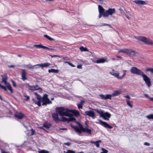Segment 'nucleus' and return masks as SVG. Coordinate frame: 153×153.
<instances>
[{
  "instance_id": "nucleus-1",
  "label": "nucleus",
  "mask_w": 153,
  "mask_h": 153,
  "mask_svg": "<svg viewBox=\"0 0 153 153\" xmlns=\"http://www.w3.org/2000/svg\"><path fill=\"white\" fill-rule=\"evenodd\" d=\"M78 124V126L71 125V127L74 129L75 131L78 134L79 136H81L82 132L86 133L88 135L91 134V130L87 128H84L82 125L78 122L76 123Z\"/></svg>"
},
{
  "instance_id": "nucleus-2",
  "label": "nucleus",
  "mask_w": 153,
  "mask_h": 153,
  "mask_svg": "<svg viewBox=\"0 0 153 153\" xmlns=\"http://www.w3.org/2000/svg\"><path fill=\"white\" fill-rule=\"evenodd\" d=\"M56 112L61 116H65L68 117L71 116L69 113L70 109L64 107H57L56 108Z\"/></svg>"
},
{
  "instance_id": "nucleus-3",
  "label": "nucleus",
  "mask_w": 153,
  "mask_h": 153,
  "mask_svg": "<svg viewBox=\"0 0 153 153\" xmlns=\"http://www.w3.org/2000/svg\"><path fill=\"white\" fill-rule=\"evenodd\" d=\"M134 37L137 40L144 42L146 44L149 45H153V41L150 39L144 36H134Z\"/></svg>"
},
{
  "instance_id": "nucleus-4",
  "label": "nucleus",
  "mask_w": 153,
  "mask_h": 153,
  "mask_svg": "<svg viewBox=\"0 0 153 153\" xmlns=\"http://www.w3.org/2000/svg\"><path fill=\"white\" fill-rule=\"evenodd\" d=\"M94 110L100 115V117H102L105 120H108V118L111 117V114L108 112L104 113L102 110L97 109H95Z\"/></svg>"
},
{
  "instance_id": "nucleus-5",
  "label": "nucleus",
  "mask_w": 153,
  "mask_h": 153,
  "mask_svg": "<svg viewBox=\"0 0 153 153\" xmlns=\"http://www.w3.org/2000/svg\"><path fill=\"white\" fill-rule=\"evenodd\" d=\"M2 80L1 82H3L4 84L6 85V87L8 88V90L10 91L11 93L13 92V89L10 84L8 82H7V76L6 74H4L3 75H1Z\"/></svg>"
},
{
  "instance_id": "nucleus-6",
  "label": "nucleus",
  "mask_w": 153,
  "mask_h": 153,
  "mask_svg": "<svg viewBox=\"0 0 153 153\" xmlns=\"http://www.w3.org/2000/svg\"><path fill=\"white\" fill-rule=\"evenodd\" d=\"M126 70H124L123 71V74L122 76H119V73L117 71H116L114 70L113 69L111 71L109 72V73L111 75L116 77L119 79H122L126 75Z\"/></svg>"
},
{
  "instance_id": "nucleus-7",
  "label": "nucleus",
  "mask_w": 153,
  "mask_h": 153,
  "mask_svg": "<svg viewBox=\"0 0 153 153\" xmlns=\"http://www.w3.org/2000/svg\"><path fill=\"white\" fill-rule=\"evenodd\" d=\"M141 76H142L143 80L145 81L146 85L149 87H150L151 86V79L143 73Z\"/></svg>"
},
{
  "instance_id": "nucleus-8",
  "label": "nucleus",
  "mask_w": 153,
  "mask_h": 153,
  "mask_svg": "<svg viewBox=\"0 0 153 153\" xmlns=\"http://www.w3.org/2000/svg\"><path fill=\"white\" fill-rule=\"evenodd\" d=\"M48 95L47 94H45L44 95L43 97L42 98V100L43 102L42 104L43 105H46L48 104L52 103V102L48 98Z\"/></svg>"
},
{
  "instance_id": "nucleus-9",
  "label": "nucleus",
  "mask_w": 153,
  "mask_h": 153,
  "mask_svg": "<svg viewBox=\"0 0 153 153\" xmlns=\"http://www.w3.org/2000/svg\"><path fill=\"white\" fill-rule=\"evenodd\" d=\"M131 72L133 74L141 76L143 72L140 70L134 67H132L131 69Z\"/></svg>"
},
{
  "instance_id": "nucleus-10",
  "label": "nucleus",
  "mask_w": 153,
  "mask_h": 153,
  "mask_svg": "<svg viewBox=\"0 0 153 153\" xmlns=\"http://www.w3.org/2000/svg\"><path fill=\"white\" fill-rule=\"evenodd\" d=\"M115 12V9L114 8H109L108 10L104 12V17H108L109 15L111 16Z\"/></svg>"
},
{
  "instance_id": "nucleus-11",
  "label": "nucleus",
  "mask_w": 153,
  "mask_h": 153,
  "mask_svg": "<svg viewBox=\"0 0 153 153\" xmlns=\"http://www.w3.org/2000/svg\"><path fill=\"white\" fill-rule=\"evenodd\" d=\"M98 123L102 126L105 128H108L110 129H112L113 127L109 125L106 122L100 120H99Z\"/></svg>"
},
{
  "instance_id": "nucleus-12",
  "label": "nucleus",
  "mask_w": 153,
  "mask_h": 153,
  "mask_svg": "<svg viewBox=\"0 0 153 153\" xmlns=\"http://www.w3.org/2000/svg\"><path fill=\"white\" fill-rule=\"evenodd\" d=\"M128 53H127V54L128 55L131 57L137 56V54H138L137 52H135V51L131 49H128Z\"/></svg>"
},
{
  "instance_id": "nucleus-13",
  "label": "nucleus",
  "mask_w": 153,
  "mask_h": 153,
  "mask_svg": "<svg viewBox=\"0 0 153 153\" xmlns=\"http://www.w3.org/2000/svg\"><path fill=\"white\" fill-rule=\"evenodd\" d=\"M70 113L73 115V116H74L76 117H78L80 115L79 112L76 110L70 109L69 113Z\"/></svg>"
},
{
  "instance_id": "nucleus-14",
  "label": "nucleus",
  "mask_w": 153,
  "mask_h": 153,
  "mask_svg": "<svg viewBox=\"0 0 153 153\" xmlns=\"http://www.w3.org/2000/svg\"><path fill=\"white\" fill-rule=\"evenodd\" d=\"M85 113L86 115L91 117L93 119H94L95 117L94 113L91 111H85Z\"/></svg>"
},
{
  "instance_id": "nucleus-15",
  "label": "nucleus",
  "mask_w": 153,
  "mask_h": 153,
  "mask_svg": "<svg viewBox=\"0 0 153 153\" xmlns=\"http://www.w3.org/2000/svg\"><path fill=\"white\" fill-rule=\"evenodd\" d=\"M29 85L30 87L29 89L31 91H34L39 90H41L39 91L41 92L42 90V89L40 87H38V85H35L33 86H30Z\"/></svg>"
},
{
  "instance_id": "nucleus-16",
  "label": "nucleus",
  "mask_w": 153,
  "mask_h": 153,
  "mask_svg": "<svg viewBox=\"0 0 153 153\" xmlns=\"http://www.w3.org/2000/svg\"><path fill=\"white\" fill-rule=\"evenodd\" d=\"M52 117L53 120L57 123H59L60 121V120L58 117V115L57 113H53Z\"/></svg>"
},
{
  "instance_id": "nucleus-17",
  "label": "nucleus",
  "mask_w": 153,
  "mask_h": 153,
  "mask_svg": "<svg viewBox=\"0 0 153 153\" xmlns=\"http://www.w3.org/2000/svg\"><path fill=\"white\" fill-rule=\"evenodd\" d=\"M14 116L18 119H22L24 116V115L21 112H17L14 114Z\"/></svg>"
},
{
  "instance_id": "nucleus-18",
  "label": "nucleus",
  "mask_w": 153,
  "mask_h": 153,
  "mask_svg": "<svg viewBox=\"0 0 153 153\" xmlns=\"http://www.w3.org/2000/svg\"><path fill=\"white\" fill-rule=\"evenodd\" d=\"M100 96L102 99H111V97H112L111 95V94H106L105 95H104L103 94H100Z\"/></svg>"
},
{
  "instance_id": "nucleus-19",
  "label": "nucleus",
  "mask_w": 153,
  "mask_h": 153,
  "mask_svg": "<svg viewBox=\"0 0 153 153\" xmlns=\"http://www.w3.org/2000/svg\"><path fill=\"white\" fill-rule=\"evenodd\" d=\"M51 65V64L50 63L47 62L41 64H37L36 65H38V66H40L42 68H43L47 67Z\"/></svg>"
},
{
  "instance_id": "nucleus-20",
  "label": "nucleus",
  "mask_w": 153,
  "mask_h": 153,
  "mask_svg": "<svg viewBox=\"0 0 153 153\" xmlns=\"http://www.w3.org/2000/svg\"><path fill=\"white\" fill-rule=\"evenodd\" d=\"M26 73L25 70L24 69L22 70V73L21 74L22 79L23 81H25L27 79V78L26 77Z\"/></svg>"
},
{
  "instance_id": "nucleus-21",
  "label": "nucleus",
  "mask_w": 153,
  "mask_h": 153,
  "mask_svg": "<svg viewBox=\"0 0 153 153\" xmlns=\"http://www.w3.org/2000/svg\"><path fill=\"white\" fill-rule=\"evenodd\" d=\"M121 93V91L120 90H115L114 91V92L111 94L112 97L116 96Z\"/></svg>"
},
{
  "instance_id": "nucleus-22",
  "label": "nucleus",
  "mask_w": 153,
  "mask_h": 153,
  "mask_svg": "<svg viewBox=\"0 0 153 153\" xmlns=\"http://www.w3.org/2000/svg\"><path fill=\"white\" fill-rule=\"evenodd\" d=\"M27 67V68L30 69H32L34 68H39V67H37L38 66V65H32L31 64H28L26 65Z\"/></svg>"
},
{
  "instance_id": "nucleus-23",
  "label": "nucleus",
  "mask_w": 153,
  "mask_h": 153,
  "mask_svg": "<svg viewBox=\"0 0 153 153\" xmlns=\"http://www.w3.org/2000/svg\"><path fill=\"white\" fill-rule=\"evenodd\" d=\"M107 61L104 59L102 58L98 59L95 61V63H104L105 62H106Z\"/></svg>"
},
{
  "instance_id": "nucleus-24",
  "label": "nucleus",
  "mask_w": 153,
  "mask_h": 153,
  "mask_svg": "<svg viewBox=\"0 0 153 153\" xmlns=\"http://www.w3.org/2000/svg\"><path fill=\"white\" fill-rule=\"evenodd\" d=\"M134 2L139 5H143L146 4L145 1L143 0H135Z\"/></svg>"
},
{
  "instance_id": "nucleus-25",
  "label": "nucleus",
  "mask_w": 153,
  "mask_h": 153,
  "mask_svg": "<svg viewBox=\"0 0 153 153\" xmlns=\"http://www.w3.org/2000/svg\"><path fill=\"white\" fill-rule=\"evenodd\" d=\"M98 10L99 13H104L105 9L100 5H98Z\"/></svg>"
},
{
  "instance_id": "nucleus-26",
  "label": "nucleus",
  "mask_w": 153,
  "mask_h": 153,
  "mask_svg": "<svg viewBox=\"0 0 153 153\" xmlns=\"http://www.w3.org/2000/svg\"><path fill=\"white\" fill-rule=\"evenodd\" d=\"M70 114H71V116H68V117H70L68 118V123L69 122L71 121H75L76 120V119L75 118H74L73 116V115L70 113Z\"/></svg>"
},
{
  "instance_id": "nucleus-27",
  "label": "nucleus",
  "mask_w": 153,
  "mask_h": 153,
  "mask_svg": "<svg viewBox=\"0 0 153 153\" xmlns=\"http://www.w3.org/2000/svg\"><path fill=\"white\" fill-rule=\"evenodd\" d=\"M34 94L36 96V98L37 100L41 102L42 99V98L36 92H34Z\"/></svg>"
},
{
  "instance_id": "nucleus-28",
  "label": "nucleus",
  "mask_w": 153,
  "mask_h": 153,
  "mask_svg": "<svg viewBox=\"0 0 153 153\" xmlns=\"http://www.w3.org/2000/svg\"><path fill=\"white\" fill-rule=\"evenodd\" d=\"M32 100L33 101V102L35 104L37 105L38 106H40L41 105V102L40 101L38 100V101H37L36 100L33 99Z\"/></svg>"
},
{
  "instance_id": "nucleus-29",
  "label": "nucleus",
  "mask_w": 153,
  "mask_h": 153,
  "mask_svg": "<svg viewBox=\"0 0 153 153\" xmlns=\"http://www.w3.org/2000/svg\"><path fill=\"white\" fill-rule=\"evenodd\" d=\"M48 71L49 73L52 72L54 73H58L59 72V71L58 69H49L48 70Z\"/></svg>"
},
{
  "instance_id": "nucleus-30",
  "label": "nucleus",
  "mask_w": 153,
  "mask_h": 153,
  "mask_svg": "<svg viewBox=\"0 0 153 153\" xmlns=\"http://www.w3.org/2000/svg\"><path fill=\"white\" fill-rule=\"evenodd\" d=\"M128 49H120L118 51L119 52H123L124 53H125L127 54V53H128Z\"/></svg>"
},
{
  "instance_id": "nucleus-31",
  "label": "nucleus",
  "mask_w": 153,
  "mask_h": 153,
  "mask_svg": "<svg viewBox=\"0 0 153 153\" xmlns=\"http://www.w3.org/2000/svg\"><path fill=\"white\" fill-rule=\"evenodd\" d=\"M33 46L34 47H36L37 48H42L43 46V45L41 44L35 45Z\"/></svg>"
},
{
  "instance_id": "nucleus-32",
  "label": "nucleus",
  "mask_w": 153,
  "mask_h": 153,
  "mask_svg": "<svg viewBox=\"0 0 153 153\" xmlns=\"http://www.w3.org/2000/svg\"><path fill=\"white\" fill-rule=\"evenodd\" d=\"M61 121L63 122L67 121L68 123V118H67L66 117H61Z\"/></svg>"
},
{
  "instance_id": "nucleus-33",
  "label": "nucleus",
  "mask_w": 153,
  "mask_h": 153,
  "mask_svg": "<svg viewBox=\"0 0 153 153\" xmlns=\"http://www.w3.org/2000/svg\"><path fill=\"white\" fill-rule=\"evenodd\" d=\"M80 49L81 51H88L87 48L85 47L84 48L83 46L81 47Z\"/></svg>"
},
{
  "instance_id": "nucleus-34",
  "label": "nucleus",
  "mask_w": 153,
  "mask_h": 153,
  "mask_svg": "<svg viewBox=\"0 0 153 153\" xmlns=\"http://www.w3.org/2000/svg\"><path fill=\"white\" fill-rule=\"evenodd\" d=\"M126 102L127 105L129 106L131 108L132 107L133 105L132 104L131 102L129 100H127Z\"/></svg>"
},
{
  "instance_id": "nucleus-35",
  "label": "nucleus",
  "mask_w": 153,
  "mask_h": 153,
  "mask_svg": "<svg viewBox=\"0 0 153 153\" xmlns=\"http://www.w3.org/2000/svg\"><path fill=\"white\" fill-rule=\"evenodd\" d=\"M44 36L45 37L47 38L48 39L50 40H51V41H54L55 40V39H54L50 37V36H48L47 35H44Z\"/></svg>"
},
{
  "instance_id": "nucleus-36",
  "label": "nucleus",
  "mask_w": 153,
  "mask_h": 153,
  "mask_svg": "<svg viewBox=\"0 0 153 153\" xmlns=\"http://www.w3.org/2000/svg\"><path fill=\"white\" fill-rule=\"evenodd\" d=\"M39 153H49V152L45 150H42L38 151Z\"/></svg>"
},
{
  "instance_id": "nucleus-37",
  "label": "nucleus",
  "mask_w": 153,
  "mask_h": 153,
  "mask_svg": "<svg viewBox=\"0 0 153 153\" xmlns=\"http://www.w3.org/2000/svg\"><path fill=\"white\" fill-rule=\"evenodd\" d=\"M64 152L65 153H75L76 152L72 150H68L67 152L64 151Z\"/></svg>"
},
{
  "instance_id": "nucleus-38",
  "label": "nucleus",
  "mask_w": 153,
  "mask_h": 153,
  "mask_svg": "<svg viewBox=\"0 0 153 153\" xmlns=\"http://www.w3.org/2000/svg\"><path fill=\"white\" fill-rule=\"evenodd\" d=\"M146 117L147 118L149 119H153V114H151L149 115L146 116Z\"/></svg>"
},
{
  "instance_id": "nucleus-39",
  "label": "nucleus",
  "mask_w": 153,
  "mask_h": 153,
  "mask_svg": "<svg viewBox=\"0 0 153 153\" xmlns=\"http://www.w3.org/2000/svg\"><path fill=\"white\" fill-rule=\"evenodd\" d=\"M146 70V71H150L151 73H153V68H147Z\"/></svg>"
},
{
  "instance_id": "nucleus-40",
  "label": "nucleus",
  "mask_w": 153,
  "mask_h": 153,
  "mask_svg": "<svg viewBox=\"0 0 153 153\" xmlns=\"http://www.w3.org/2000/svg\"><path fill=\"white\" fill-rule=\"evenodd\" d=\"M43 126L46 128H48L50 127L51 125L49 124H45L43 125Z\"/></svg>"
},
{
  "instance_id": "nucleus-41",
  "label": "nucleus",
  "mask_w": 153,
  "mask_h": 153,
  "mask_svg": "<svg viewBox=\"0 0 153 153\" xmlns=\"http://www.w3.org/2000/svg\"><path fill=\"white\" fill-rule=\"evenodd\" d=\"M102 150V152H101L100 153H107L108 151L103 148L101 149Z\"/></svg>"
},
{
  "instance_id": "nucleus-42",
  "label": "nucleus",
  "mask_w": 153,
  "mask_h": 153,
  "mask_svg": "<svg viewBox=\"0 0 153 153\" xmlns=\"http://www.w3.org/2000/svg\"><path fill=\"white\" fill-rule=\"evenodd\" d=\"M0 87L3 90H4V91H7V89L4 86H3L1 85V84H0Z\"/></svg>"
},
{
  "instance_id": "nucleus-43",
  "label": "nucleus",
  "mask_w": 153,
  "mask_h": 153,
  "mask_svg": "<svg viewBox=\"0 0 153 153\" xmlns=\"http://www.w3.org/2000/svg\"><path fill=\"white\" fill-rule=\"evenodd\" d=\"M30 130L32 132L31 134H30V135H34L35 134V130L32 128H31Z\"/></svg>"
},
{
  "instance_id": "nucleus-44",
  "label": "nucleus",
  "mask_w": 153,
  "mask_h": 153,
  "mask_svg": "<svg viewBox=\"0 0 153 153\" xmlns=\"http://www.w3.org/2000/svg\"><path fill=\"white\" fill-rule=\"evenodd\" d=\"M77 106L78 108L79 109L80 108L82 109V104H77Z\"/></svg>"
},
{
  "instance_id": "nucleus-45",
  "label": "nucleus",
  "mask_w": 153,
  "mask_h": 153,
  "mask_svg": "<svg viewBox=\"0 0 153 153\" xmlns=\"http://www.w3.org/2000/svg\"><path fill=\"white\" fill-rule=\"evenodd\" d=\"M94 144L96 145V146L97 147H99L100 145L99 144V143L97 142V141H95V142Z\"/></svg>"
},
{
  "instance_id": "nucleus-46",
  "label": "nucleus",
  "mask_w": 153,
  "mask_h": 153,
  "mask_svg": "<svg viewBox=\"0 0 153 153\" xmlns=\"http://www.w3.org/2000/svg\"><path fill=\"white\" fill-rule=\"evenodd\" d=\"M64 60H69L70 59L68 57H64L62 58Z\"/></svg>"
},
{
  "instance_id": "nucleus-47",
  "label": "nucleus",
  "mask_w": 153,
  "mask_h": 153,
  "mask_svg": "<svg viewBox=\"0 0 153 153\" xmlns=\"http://www.w3.org/2000/svg\"><path fill=\"white\" fill-rule=\"evenodd\" d=\"M24 97H26V98L25 99V100L27 101L30 98V97L28 96H26L25 95H24Z\"/></svg>"
},
{
  "instance_id": "nucleus-48",
  "label": "nucleus",
  "mask_w": 153,
  "mask_h": 153,
  "mask_svg": "<svg viewBox=\"0 0 153 153\" xmlns=\"http://www.w3.org/2000/svg\"><path fill=\"white\" fill-rule=\"evenodd\" d=\"M11 81L13 85V86H14V87H16V84L12 80H11Z\"/></svg>"
},
{
  "instance_id": "nucleus-49",
  "label": "nucleus",
  "mask_w": 153,
  "mask_h": 153,
  "mask_svg": "<svg viewBox=\"0 0 153 153\" xmlns=\"http://www.w3.org/2000/svg\"><path fill=\"white\" fill-rule=\"evenodd\" d=\"M104 13H99V18H100L102 16H104Z\"/></svg>"
},
{
  "instance_id": "nucleus-50",
  "label": "nucleus",
  "mask_w": 153,
  "mask_h": 153,
  "mask_svg": "<svg viewBox=\"0 0 153 153\" xmlns=\"http://www.w3.org/2000/svg\"><path fill=\"white\" fill-rule=\"evenodd\" d=\"M42 48L44 49H45L48 50H49V48H48V47H46V46H43Z\"/></svg>"
},
{
  "instance_id": "nucleus-51",
  "label": "nucleus",
  "mask_w": 153,
  "mask_h": 153,
  "mask_svg": "<svg viewBox=\"0 0 153 153\" xmlns=\"http://www.w3.org/2000/svg\"><path fill=\"white\" fill-rule=\"evenodd\" d=\"M144 144L145 145L147 146H149L150 145V144L149 143H148L146 142H145L144 143Z\"/></svg>"
},
{
  "instance_id": "nucleus-52",
  "label": "nucleus",
  "mask_w": 153,
  "mask_h": 153,
  "mask_svg": "<svg viewBox=\"0 0 153 153\" xmlns=\"http://www.w3.org/2000/svg\"><path fill=\"white\" fill-rule=\"evenodd\" d=\"M69 65L71 66L72 67H75V66L72 63L70 62H69V63H68V64Z\"/></svg>"
},
{
  "instance_id": "nucleus-53",
  "label": "nucleus",
  "mask_w": 153,
  "mask_h": 153,
  "mask_svg": "<svg viewBox=\"0 0 153 153\" xmlns=\"http://www.w3.org/2000/svg\"><path fill=\"white\" fill-rule=\"evenodd\" d=\"M77 68L79 69H81L82 68V66L81 65H78Z\"/></svg>"
},
{
  "instance_id": "nucleus-54",
  "label": "nucleus",
  "mask_w": 153,
  "mask_h": 153,
  "mask_svg": "<svg viewBox=\"0 0 153 153\" xmlns=\"http://www.w3.org/2000/svg\"><path fill=\"white\" fill-rule=\"evenodd\" d=\"M124 97L125 98H128V99H130V97L128 95L124 96Z\"/></svg>"
},
{
  "instance_id": "nucleus-55",
  "label": "nucleus",
  "mask_w": 153,
  "mask_h": 153,
  "mask_svg": "<svg viewBox=\"0 0 153 153\" xmlns=\"http://www.w3.org/2000/svg\"><path fill=\"white\" fill-rule=\"evenodd\" d=\"M64 144L67 145L68 146H69L71 144L69 143L68 142L66 143H65Z\"/></svg>"
},
{
  "instance_id": "nucleus-56",
  "label": "nucleus",
  "mask_w": 153,
  "mask_h": 153,
  "mask_svg": "<svg viewBox=\"0 0 153 153\" xmlns=\"http://www.w3.org/2000/svg\"><path fill=\"white\" fill-rule=\"evenodd\" d=\"M144 96H145V97H146L148 98V99H149V98H150V97H149L148 96V94H144Z\"/></svg>"
},
{
  "instance_id": "nucleus-57",
  "label": "nucleus",
  "mask_w": 153,
  "mask_h": 153,
  "mask_svg": "<svg viewBox=\"0 0 153 153\" xmlns=\"http://www.w3.org/2000/svg\"><path fill=\"white\" fill-rule=\"evenodd\" d=\"M59 129L61 130H67V128H60Z\"/></svg>"
},
{
  "instance_id": "nucleus-58",
  "label": "nucleus",
  "mask_w": 153,
  "mask_h": 153,
  "mask_svg": "<svg viewBox=\"0 0 153 153\" xmlns=\"http://www.w3.org/2000/svg\"><path fill=\"white\" fill-rule=\"evenodd\" d=\"M84 102V101L83 100H81L80 101V104H82V105L83 104Z\"/></svg>"
},
{
  "instance_id": "nucleus-59",
  "label": "nucleus",
  "mask_w": 153,
  "mask_h": 153,
  "mask_svg": "<svg viewBox=\"0 0 153 153\" xmlns=\"http://www.w3.org/2000/svg\"><path fill=\"white\" fill-rule=\"evenodd\" d=\"M14 65H10L8 66V67L9 68H13L14 67Z\"/></svg>"
},
{
  "instance_id": "nucleus-60",
  "label": "nucleus",
  "mask_w": 153,
  "mask_h": 153,
  "mask_svg": "<svg viewBox=\"0 0 153 153\" xmlns=\"http://www.w3.org/2000/svg\"><path fill=\"white\" fill-rule=\"evenodd\" d=\"M51 57L52 58L58 56L56 55H51Z\"/></svg>"
},
{
  "instance_id": "nucleus-61",
  "label": "nucleus",
  "mask_w": 153,
  "mask_h": 153,
  "mask_svg": "<svg viewBox=\"0 0 153 153\" xmlns=\"http://www.w3.org/2000/svg\"><path fill=\"white\" fill-rule=\"evenodd\" d=\"M107 25V26H108L111 28H113V27L110 25L108 24V25Z\"/></svg>"
},
{
  "instance_id": "nucleus-62",
  "label": "nucleus",
  "mask_w": 153,
  "mask_h": 153,
  "mask_svg": "<svg viewBox=\"0 0 153 153\" xmlns=\"http://www.w3.org/2000/svg\"><path fill=\"white\" fill-rule=\"evenodd\" d=\"M108 24L104 23L103 25H101L100 26H107V25H108Z\"/></svg>"
},
{
  "instance_id": "nucleus-63",
  "label": "nucleus",
  "mask_w": 153,
  "mask_h": 153,
  "mask_svg": "<svg viewBox=\"0 0 153 153\" xmlns=\"http://www.w3.org/2000/svg\"><path fill=\"white\" fill-rule=\"evenodd\" d=\"M149 99H150V100L153 101V97H150Z\"/></svg>"
},
{
  "instance_id": "nucleus-64",
  "label": "nucleus",
  "mask_w": 153,
  "mask_h": 153,
  "mask_svg": "<svg viewBox=\"0 0 153 153\" xmlns=\"http://www.w3.org/2000/svg\"><path fill=\"white\" fill-rule=\"evenodd\" d=\"M95 142H94V141H91V143H92V144H94V143H95Z\"/></svg>"
}]
</instances>
